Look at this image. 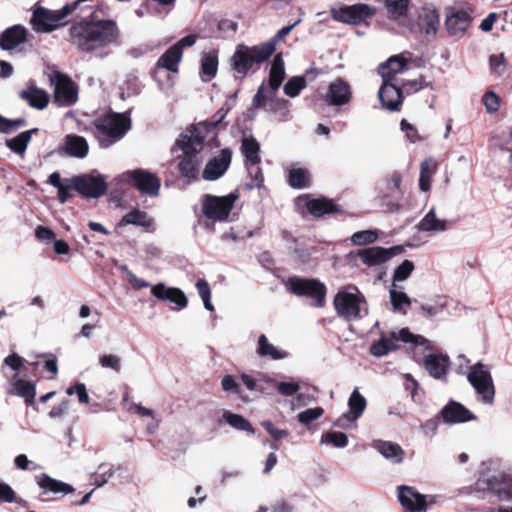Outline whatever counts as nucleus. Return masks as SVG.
Listing matches in <instances>:
<instances>
[{"label":"nucleus","mask_w":512,"mask_h":512,"mask_svg":"<svg viewBox=\"0 0 512 512\" xmlns=\"http://www.w3.org/2000/svg\"><path fill=\"white\" fill-rule=\"evenodd\" d=\"M227 112V110L220 109L214 114L212 120L199 123L181 135L177 143L185 154L179 163V171L183 177L188 179L198 177L202 161L196 154L203 148L204 132H209L219 125L226 117Z\"/></svg>","instance_id":"f257e3e1"},{"label":"nucleus","mask_w":512,"mask_h":512,"mask_svg":"<svg viewBox=\"0 0 512 512\" xmlns=\"http://www.w3.org/2000/svg\"><path fill=\"white\" fill-rule=\"evenodd\" d=\"M118 30L112 21H81L71 26V43L82 52H93L117 39Z\"/></svg>","instance_id":"f03ea898"},{"label":"nucleus","mask_w":512,"mask_h":512,"mask_svg":"<svg viewBox=\"0 0 512 512\" xmlns=\"http://www.w3.org/2000/svg\"><path fill=\"white\" fill-rule=\"evenodd\" d=\"M92 127L101 147L108 148L123 138L131 128V120L124 113H108L96 118Z\"/></svg>","instance_id":"7ed1b4c3"},{"label":"nucleus","mask_w":512,"mask_h":512,"mask_svg":"<svg viewBox=\"0 0 512 512\" xmlns=\"http://www.w3.org/2000/svg\"><path fill=\"white\" fill-rule=\"evenodd\" d=\"M285 64L281 54H277L271 64L268 89L264 85L260 86L257 93L253 97V106L255 108H261L266 106L269 101V109L275 110L276 106L286 107L288 101L284 99H276V93L285 79Z\"/></svg>","instance_id":"20e7f679"},{"label":"nucleus","mask_w":512,"mask_h":512,"mask_svg":"<svg viewBox=\"0 0 512 512\" xmlns=\"http://www.w3.org/2000/svg\"><path fill=\"white\" fill-rule=\"evenodd\" d=\"M275 51V43L268 41L260 45L249 47L246 45H238L232 57L233 70L241 75L246 76L249 69L254 64L265 62Z\"/></svg>","instance_id":"39448f33"},{"label":"nucleus","mask_w":512,"mask_h":512,"mask_svg":"<svg viewBox=\"0 0 512 512\" xmlns=\"http://www.w3.org/2000/svg\"><path fill=\"white\" fill-rule=\"evenodd\" d=\"M333 304L337 314L347 321L361 319L368 313L366 300L357 287L349 286L340 290Z\"/></svg>","instance_id":"423d86ee"},{"label":"nucleus","mask_w":512,"mask_h":512,"mask_svg":"<svg viewBox=\"0 0 512 512\" xmlns=\"http://www.w3.org/2000/svg\"><path fill=\"white\" fill-rule=\"evenodd\" d=\"M426 345L427 339L420 335H414L408 328H402L398 332L382 333L380 338L370 346V353L375 357H382L399 348L398 342Z\"/></svg>","instance_id":"0eeeda50"},{"label":"nucleus","mask_w":512,"mask_h":512,"mask_svg":"<svg viewBox=\"0 0 512 512\" xmlns=\"http://www.w3.org/2000/svg\"><path fill=\"white\" fill-rule=\"evenodd\" d=\"M238 198L239 195L236 191L225 196L206 194L202 198V212L207 219L213 222L226 221Z\"/></svg>","instance_id":"6e6552de"},{"label":"nucleus","mask_w":512,"mask_h":512,"mask_svg":"<svg viewBox=\"0 0 512 512\" xmlns=\"http://www.w3.org/2000/svg\"><path fill=\"white\" fill-rule=\"evenodd\" d=\"M467 378L481 400L491 405L494 401L495 388L490 370L483 363L478 362L470 368Z\"/></svg>","instance_id":"1a4fd4ad"},{"label":"nucleus","mask_w":512,"mask_h":512,"mask_svg":"<svg viewBox=\"0 0 512 512\" xmlns=\"http://www.w3.org/2000/svg\"><path fill=\"white\" fill-rule=\"evenodd\" d=\"M119 179L122 182H132L142 194L150 197H157L159 195L161 181L155 174L147 170H129L122 173Z\"/></svg>","instance_id":"9d476101"},{"label":"nucleus","mask_w":512,"mask_h":512,"mask_svg":"<svg viewBox=\"0 0 512 512\" xmlns=\"http://www.w3.org/2000/svg\"><path fill=\"white\" fill-rule=\"evenodd\" d=\"M439 23V13L436 8L428 5L420 10L416 23L409 20L405 27L412 33H419L427 40H431L437 34Z\"/></svg>","instance_id":"9b49d317"},{"label":"nucleus","mask_w":512,"mask_h":512,"mask_svg":"<svg viewBox=\"0 0 512 512\" xmlns=\"http://www.w3.org/2000/svg\"><path fill=\"white\" fill-rule=\"evenodd\" d=\"M290 292L298 296H307L315 300L317 307L325 304L326 287L315 279L290 278L287 282Z\"/></svg>","instance_id":"f8f14e48"},{"label":"nucleus","mask_w":512,"mask_h":512,"mask_svg":"<svg viewBox=\"0 0 512 512\" xmlns=\"http://www.w3.org/2000/svg\"><path fill=\"white\" fill-rule=\"evenodd\" d=\"M70 186L85 197L98 198L107 191V184L103 175H80L72 177Z\"/></svg>","instance_id":"ddd939ff"},{"label":"nucleus","mask_w":512,"mask_h":512,"mask_svg":"<svg viewBox=\"0 0 512 512\" xmlns=\"http://www.w3.org/2000/svg\"><path fill=\"white\" fill-rule=\"evenodd\" d=\"M376 13L375 8L367 4H354L350 6H342L338 9L331 10L334 20L347 23L358 24Z\"/></svg>","instance_id":"4468645a"},{"label":"nucleus","mask_w":512,"mask_h":512,"mask_svg":"<svg viewBox=\"0 0 512 512\" xmlns=\"http://www.w3.org/2000/svg\"><path fill=\"white\" fill-rule=\"evenodd\" d=\"M445 15V26L451 36H463L472 23L469 12L458 6L447 7Z\"/></svg>","instance_id":"2eb2a0df"},{"label":"nucleus","mask_w":512,"mask_h":512,"mask_svg":"<svg viewBox=\"0 0 512 512\" xmlns=\"http://www.w3.org/2000/svg\"><path fill=\"white\" fill-rule=\"evenodd\" d=\"M348 406L349 411L337 419V421L335 422L336 427L342 429L357 427L356 421L363 414L367 406L365 397L360 394L358 389H354V391L350 395L348 400Z\"/></svg>","instance_id":"dca6fc26"},{"label":"nucleus","mask_w":512,"mask_h":512,"mask_svg":"<svg viewBox=\"0 0 512 512\" xmlns=\"http://www.w3.org/2000/svg\"><path fill=\"white\" fill-rule=\"evenodd\" d=\"M402 250L403 248L401 246H394L391 248L373 246L369 248L360 249L357 255L363 264L369 267H373L386 263L392 257L400 253Z\"/></svg>","instance_id":"f3484780"},{"label":"nucleus","mask_w":512,"mask_h":512,"mask_svg":"<svg viewBox=\"0 0 512 512\" xmlns=\"http://www.w3.org/2000/svg\"><path fill=\"white\" fill-rule=\"evenodd\" d=\"M351 98V87L342 78H336L330 82L324 95V100L331 106L347 105Z\"/></svg>","instance_id":"a211bd4d"},{"label":"nucleus","mask_w":512,"mask_h":512,"mask_svg":"<svg viewBox=\"0 0 512 512\" xmlns=\"http://www.w3.org/2000/svg\"><path fill=\"white\" fill-rule=\"evenodd\" d=\"M232 159V151L225 148L220 155L211 159L203 170V178L208 181L219 179L228 169Z\"/></svg>","instance_id":"6ab92c4d"},{"label":"nucleus","mask_w":512,"mask_h":512,"mask_svg":"<svg viewBox=\"0 0 512 512\" xmlns=\"http://www.w3.org/2000/svg\"><path fill=\"white\" fill-rule=\"evenodd\" d=\"M398 499L401 505L410 512H423L427 510V498L417 492L413 487H398Z\"/></svg>","instance_id":"aec40b11"},{"label":"nucleus","mask_w":512,"mask_h":512,"mask_svg":"<svg viewBox=\"0 0 512 512\" xmlns=\"http://www.w3.org/2000/svg\"><path fill=\"white\" fill-rule=\"evenodd\" d=\"M54 100L60 106H70L76 102L77 90L68 77L60 74L56 76Z\"/></svg>","instance_id":"412c9836"},{"label":"nucleus","mask_w":512,"mask_h":512,"mask_svg":"<svg viewBox=\"0 0 512 512\" xmlns=\"http://www.w3.org/2000/svg\"><path fill=\"white\" fill-rule=\"evenodd\" d=\"M450 227L451 222L445 218L439 217L436 213L435 207H431V209L416 225V228L419 231L431 234L446 232Z\"/></svg>","instance_id":"4be33fe9"},{"label":"nucleus","mask_w":512,"mask_h":512,"mask_svg":"<svg viewBox=\"0 0 512 512\" xmlns=\"http://www.w3.org/2000/svg\"><path fill=\"white\" fill-rule=\"evenodd\" d=\"M151 293L159 300L170 301L176 304L179 309H184L188 305L185 293L176 287H168L163 283H158L152 287Z\"/></svg>","instance_id":"5701e85b"},{"label":"nucleus","mask_w":512,"mask_h":512,"mask_svg":"<svg viewBox=\"0 0 512 512\" xmlns=\"http://www.w3.org/2000/svg\"><path fill=\"white\" fill-rule=\"evenodd\" d=\"M378 97L382 106L391 111L398 110L402 103L401 90L396 83L391 81H383L378 91Z\"/></svg>","instance_id":"b1692460"},{"label":"nucleus","mask_w":512,"mask_h":512,"mask_svg":"<svg viewBox=\"0 0 512 512\" xmlns=\"http://www.w3.org/2000/svg\"><path fill=\"white\" fill-rule=\"evenodd\" d=\"M373 447L388 461L393 464H400L405 457L402 447L390 441L376 440Z\"/></svg>","instance_id":"393cba45"},{"label":"nucleus","mask_w":512,"mask_h":512,"mask_svg":"<svg viewBox=\"0 0 512 512\" xmlns=\"http://www.w3.org/2000/svg\"><path fill=\"white\" fill-rule=\"evenodd\" d=\"M407 66V60L403 55L390 57L385 63L379 66V73L383 81H394L397 74L402 73Z\"/></svg>","instance_id":"a878e982"},{"label":"nucleus","mask_w":512,"mask_h":512,"mask_svg":"<svg viewBox=\"0 0 512 512\" xmlns=\"http://www.w3.org/2000/svg\"><path fill=\"white\" fill-rule=\"evenodd\" d=\"M424 364L432 377L442 379L447 374L450 362L449 358L445 355L429 354L425 356Z\"/></svg>","instance_id":"bb28decb"},{"label":"nucleus","mask_w":512,"mask_h":512,"mask_svg":"<svg viewBox=\"0 0 512 512\" xmlns=\"http://www.w3.org/2000/svg\"><path fill=\"white\" fill-rule=\"evenodd\" d=\"M26 39V29L20 25L12 26L0 34V47L12 50Z\"/></svg>","instance_id":"cd10ccee"},{"label":"nucleus","mask_w":512,"mask_h":512,"mask_svg":"<svg viewBox=\"0 0 512 512\" xmlns=\"http://www.w3.org/2000/svg\"><path fill=\"white\" fill-rule=\"evenodd\" d=\"M410 0H385L384 5L388 11L389 17L398 22L401 26H406L409 21Z\"/></svg>","instance_id":"c85d7f7f"},{"label":"nucleus","mask_w":512,"mask_h":512,"mask_svg":"<svg viewBox=\"0 0 512 512\" xmlns=\"http://www.w3.org/2000/svg\"><path fill=\"white\" fill-rule=\"evenodd\" d=\"M19 97L36 109H44L49 103L48 93L33 85L22 90L19 93Z\"/></svg>","instance_id":"c756f323"},{"label":"nucleus","mask_w":512,"mask_h":512,"mask_svg":"<svg viewBox=\"0 0 512 512\" xmlns=\"http://www.w3.org/2000/svg\"><path fill=\"white\" fill-rule=\"evenodd\" d=\"M120 225H136L148 232H152L155 229L153 219L145 211L139 209H133L124 215L120 220Z\"/></svg>","instance_id":"7c9ffc66"},{"label":"nucleus","mask_w":512,"mask_h":512,"mask_svg":"<svg viewBox=\"0 0 512 512\" xmlns=\"http://www.w3.org/2000/svg\"><path fill=\"white\" fill-rule=\"evenodd\" d=\"M443 418L448 423H461L474 419L471 412L457 402H451L442 410Z\"/></svg>","instance_id":"2f4dec72"},{"label":"nucleus","mask_w":512,"mask_h":512,"mask_svg":"<svg viewBox=\"0 0 512 512\" xmlns=\"http://www.w3.org/2000/svg\"><path fill=\"white\" fill-rule=\"evenodd\" d=\"M64 151L76 158H84L88 154L89 146L86 139L78 135H67L64 140Z\"/></svg>","instance_id":"473e14b6"},{"label":"nucleus","mask_w":512,"mask_h":512,"mask_svg":"<svg viewBox=\"0 0 512 512\" xmlns=\"http://www.w3.org/2000/svg\"><path fill=\"white\" fill-rule=\"evenodd\" d=\"M305 206L314 217H321L325 214L338 212L335 204L325 198L306 199Z\"/></svg>","instance_id":"72a5a7b5"},{"label":"nucleus","mask_w":512,"mask_h":512,"mask_svg":"<svg viewBox=\"0 0 512 512\" xmlns=\"http://www.w3.org/2000/svg\"><path fill=\"white\" fill-rule=\"evenodd\" d=\"M38 485L40 488H42L45 492H52V493H64V494H70L74 492V488L62 481L56 480L46 474H42L38 480Z\"/></svg>","instance_id":"f704fd0d"},{"label":"nucleus","mask_w":512,"mask_h":512,"mask_svg":"<svg viewBox=\"0 0 512 512\" xmlns=\"http://www.w3.org/2000/svg\"><path fill=\"white\" fill-rule=\"evenodd\" d=\"M218 70V55L212 50L203 54L201 59V78L203 81H210L215 77Z\"/></svg>","instance_id":"c9c22d12"},{"label":"nucleus","mask_w":512,"mask_h":512,"mask_svg":"<svg viewBox=\"0 0 512 512\" xmlns=\"http://www.w3.org/2000/svg\"><path fill=\"white\" fill-rule=\"evenodd\" d=\"M182 55V51H179L178 47L173 45L158 59L157 66L176 73Z\"/></svg>","instance_id":"e433bc0d"},{"label":"nucleus","mask_w":512,"mask_h":512,"mask_svg":"<svg viewBox=\"0 0 512 512\" xmlns=\"http://www.w3.org/2000/svg\"><path fill=\"white\" fill-rule=\"evenodd\" d=\"M241 152L245 157L246 163H260V145L252 136L243 137Z\"/></svg>","instance_id":"4c0bfd02"},{"label":"nucleus","mask_w":512,"mask_h":512,"mask_svg":"<svg viewBox=\"0 0 512 512\" xmlns=\"http://www.w3.org/2000/svg\"><path fill=\"white\" fill-rule=\"evenodd\" d=\"M241 380L249 391H258L262 394L267 393V388L263 386V383H274L273 378L261 373L257 377L243 373Z\"/></svg>","instance_id":"58836bf2"},{"label":"nucleus","mask_w":512,"mask_h":512,"mask_svg":"<svg viewBox=\"0 0 512 512\" xmlns=\"http://www.w3.org/2000/svg\"><path fill=\"white\" fill-rule=\"evenodd\" d=\"M9 392L14 395H18L23 397L28 404H32L35 397V388L34 386L22 379L14 380L11 383V387Z\"/></svg>","instance_id":"ea45409f"},{"label":"nucleus","mask_w":512,"mask_h":512,"mask_svg":"<svg viewBox=\"0 0 512 512\" xmlns=\"http://www.w3.org/2000/svg\"><path fill=\"white\" fill-rule=\"evenodd\" d=\"M37 131H38L37 128L24 131V132L20 133L19 135H17L16 137L7 140L6 145L13 152L22 155V154H24V152L27 148V145L31 140L32 135L37 133Z\"/></svg>","instance_id":"a19ab883"},{"label":"nucleus","mask_w":512,"mask_h":512,"mask_svg":"<svg viewBox=\"0 0 512 512\" xmlns=\"http://www.w3.org/2000/svg\"><path fill=\"white\" fill-rule=\"evenodd\" d=\"M436 163L432 159L425 160L421 164L419 176V188L421 191L427 192L430 189L431 178L436 171Z\"/></svg>","instance_id":"79ce46f5"},{"label":"nucleus","mask_w":512,"mask_h":512,"mask_svg":"<svg viewBox=\"0 0 512 512\" xmlns=\"http://www.w3.org/2000/svg\"><path fill=\"white\" fill-rule=\"evenodd\" d=\"M390 301L395 311L406 314L405 307L410 306L411 300L406 293L397 289V285H391Z\"/></svg>","instance_id":"37998d69"},{"label":"nucleus","mask_w":512,"mask_h":512,"mask_svg":"<svg viewBox=\"0 0 512 512\" xmlns=\"http://www.w3.org/2000/svg\"><path fill=\"white\" fill-rule=\"evenodd\" d=\"M258 353L262 357H270L278 360L286 356V353L279 351L274 345L268 342L265 335H261L258 340Z\"/></svg>","instance_id":"c03bdc74"},{"label":"nucleus","mask_w":512,"mask_h":512,"mask_svg":"<svg viewBox=\"0 0 512 512\" xmlns=\"http://www.w3.org/2000/svg\"><path fill=\"white\" fill-rule=\"evenodd\" d=\"M307 82L304 76L290 78L283 87L285 95L294 98L306 87Z\"/></svg>","instance_id":"a18cd8bd"},{"label":"nucleus","mask_w":512,"mask_h":512,"mask_svg":"<svg viewBox=\"0 0 512 512\" xmlns=\"http://www.w3.org/2000/svg\"><path fill=\"white\" fill-rule=\"evenodd\" d=\"M309 181L308 172L299 167H293L289 170L288 182L293 188H303Z\"/></svg>","instance_id":"49530a36"},{"label":"nucleus","mask_w":512,"mask_h":512,"mask_svg":"<svg viewBox=\"0 0 512 512\" xmlns=\"http://www.w3.org/2000/svg\"><path fill=\"white\" fill-rule=\"evenodd\" d=\"M223 419L233 428L237 430L242 431H248L250 433H254V430L249 423L243 416L239 414H234L231 412H224Z\"/></svg>","instance_id":"de8ad7c7"},{"label":"nucleus","mask_w":512,"mask_h":512,"mask_svg":"<svg viewBox=\"0 0 512 512\" xmlns=\"http://www.w3.org/2000/svg\"><path fill=\"white\" fill-rule=\"evenodd\" d=\"M378 238L379 233L377 230L367 229L355 232L350 237V240L354 245H366L374 243Z\"/></svg>","instance_id":"09e8293b"},{"label":"nucleus","mask_w":512,"mask_h":512,"mask_svg":"<svg viewBox=\"0 0 512 512\" xmlns=\"http://www.w3.org/2000/svg\"><path fill=\"white\" fill-rule=\"evenodd\" d=\"M415 266L410 260H404L400 265L396 267L393 273L392 285H397V282H403L412 274Z\"/></svg>","instance_id":"8fccbe9b"},{"label":"nucleus","mask_w":512,"mask_h":512,"mask_svg":"<svg viewBox=\"0 0 512 512\" xmlns=\"http://www.w3.org/2000/svg\"><path fill=\"white\" fill-rule=\"evenodd\" d=\"M196 288L200 298L203 301L204 307L208 311H213L214 307L211 303V289L208 282L205 279H199L196 282Z\"/></svg>","instance_id":"3c124183"},{"label":"nucleus","mask_w":512,"mask_h":512,"mask_svg":"<svg viewBox=\"0 0 512 512\" xmlns=\"http://www.w3.org/2000/svg\"><path fill=\"white\" fill-rule=\"evenodd\" d=\"M275 389L283 396L289 397L295 395L300 390V385L296 381H280L274 380Z\"/></svg>","instance_id":"603ef678"},{"label":"nucleus","mask_w":512,"mask_h":512,"mask_svg":"<svg viewBox=\"0 0 512 512\" xmlns=\"http://www.w3.org/2000/svg\"><path fill=\"white\" fill-rule=\"evenodd\" d=\"M322 441L330 443L337 448H343L348 444V438L346 434L342 432H327L322 437Z\"/></svg>","instance_id":"864d4df0"},{"label":"nucleus","mask_w":512,"mask_h":512,"mask_svg":"<svg viewBox=\"0 0 512 512\" xmlns=\"http://www.w3.org/2000/svg\"><path fill=\"white\" fill-rule=\"evenodd\" d=\"M323 413L324 410L322 407L309 408L298 414V420L302 424L308 425L313 421L317 420L318 418H320L323 415Z\"/></svg>","instance_id":"5fc2aeb1"},{"label":"nucleus","mask_w":512,"mask_h":512,"mask_svg":"<svg viewBox=\"0 0 512 512\" xmlns=\"http://www.w3.org/2000/svg\"><path fill=\"white\" fill-rule=\"evenodd\" d=\"M114 470L113 467H107L106 465H99L97 471L95 472L93 479L94 483L101 487L108 482V480L113 476Z\"/></svg>","instance_id":"6e6d98bb"},{"label":"nucleus","mask_w":512,"mask_h":512,"mask_svg":"<svg viewBox=\"0 0 512 512\" xmlns=\"http://www.w3.org/2000/svg\"><path fill=\"white\" fill-rule=\"evenodd\" d=\"M99 363L103 368L112 369L117 373L121 370V359L119 356L114 354H104L100 356Z\"/></svg>","instance_id":"4d7b16f0"},{"label":"nucleus","mask_w":512,"mask_h":512,"mask_svg":"<svg viewBox=\"0 0 512 512\" xmlns=\"http://www.w3.org/2000/svg\"><path fill=\"white\" fill-rule=\"evenodd\" d=\"M26 122L24 119L9 120L0 115V132L11 133L19 127L25 126Z\"/></svg>","instance_id":"13d9d810"},{"label":"nucleus","mask_w":512,"mask_h":512,"mask_svg":"<svg viewBox=\"0 0 512 512\" xmlns=\"http://www.w3.org/2000/svg\"><path fill=\"white\" fill-rule=\"evenodd\" d=\"M261 424L269 433V435L276 441L286 438L289 434L287 430L275 427L274 424L270 421H263Z\"/></svg>","instance_id":"bf43d9fd"},{"label":"nucleus","mask_w":512,"mask_h":512,"mask_svg":"<svg viewBox=\"0 0 512 512\" xmlns=\"http://www.w3.org/2000/svg\"><path fill=\"white\" fill-rule=\"evenodd\" d=\"M0 502H16V494L12 487L7 483L0 481Z\"/></svg>","instance_id":"052dcab7"},{"label":"nucleus","mask_w":512,"mask_h":512,"mask_svg":"<svg viewBox=\"0 0 512 512\" xmlns=\"http://www.w3.org/2000/svg\"><path fill=\"white\" fill-rule=\"evenodd\" d=\"M259 164L260 163H246L248 174L254 181L253 185L255 186H260L263 182V174Z\"/></svg>","instance_id":"680f3d73"},{"label":"nucleus","mask_w":512,"mask_h":512,"mask_svg":"<svg viewBox=\"0 0 512 512\" xmlns=\"http://www.w3.org/2000/svg\"><path fill=\"white\" fill-rule=\"evenodd\" d=\"M483 103L488 113H493L499 108V98L493 92H487L483 97Z\"/></svg>","instance_id":"e2e57ef3"},{"label":"nucleus","mask_w":512,"mask_h":512,"mask_svg":"<svg viewBox=\"0 0 512 512\" xmlns=\"http://www.w3.org/2000/svg\"><path fill=\"white\" fill-rule=\"evenodd\" d=\"M428 86L429 83L426 82L423 77L414 80H407L402 83L403 89H405L407 92H416Z\"/></svg>","instance_id":"0e129e2a"},{"label":"nucleus","mask_w":512,"mask_h":512,"mask_svg":"<svg viewBox=\"0 0 512 512\" xmlns=\"http://www.w3.org/2000/svg\"><path fill=\"white\" fill-rule=\"evenodd\" d=\"M222 389L235 394L240 393V386L232 375H226L221 381Z\"/></svg>","instance_id":"69168bd1"},{"label":"nucleus","mask_w":512,"mask_h":512,"mask_svg":"<svg viewBox=\"0 0 512 512\" xmlns=\"http://www.w3.org/2000/svg\"><path fill=\"white\" fill-rule=\"evenodd\" d=\"M504 66H505V57H504L503 53H501L499 55L490 56V67L494 73L500 75L504 69Z\"/></svg>","instance_id":"338daca9"},{"label":"nucleus","mask_w":512,"mask_h":512,"mask_svg":"<svg viewBox=\"0 0 512 512\" xmlns=\"http://www.w3.org/2000/svg\"><path fill=\"white\" fill-rule=\"evenodd\" d=\"M401 129L403 132H405L406 137L410 142L415 143L416 141L419 140L417 130L406 120L401 121Z\"/></svg>","instance_id":"774afa93"}]
</instances>
